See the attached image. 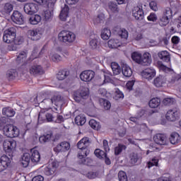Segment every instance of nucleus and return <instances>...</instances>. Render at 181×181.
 Wrapping results in <instances>:
<instances>
[{
  "label": "nucleus",
  "mask_w": 181,
  "mask_h": 181,
  "mask_svg": "<svg viewBox=\"0 0 181 181\" xmlns=\"http://www.w3.org/2000/svg\"><path fill=\"white\" fill-rule=\"evenodd\" d=\"M3 40L5 43H10L8 49L11 51L18 50L19 46L23 43V37H16V29L14 28H10L4 31Z\"/></svg>",
  "instance_id": "obj_1"
},
{
  "label": "nucleus",
  "mask_w": 181,
  "mask_h": 181,
  "mask_svg": "<svg viewBox=\"0 0 181 181\" xmlns=\"http://www.w3.org/2000/svg\"><path fill=\"white\" fill-rule=\"evenodd\" d=\"M91 145V140L88 137H83L77 144V147L79 149L78 153V159L86 158L90 154L88 147Z\"/></svg>",
  "instance_id": "obj_2"
},
{
  "label": "nucleus",
  "mask_w": 181,
  "mask_h": 181,
  "mask_svg": "<svg viewBox=\"0 0 181 181\" xmlns=\"http://www.w3.org/2000/svg\"><path fill=\"white\" fill-rule=\"evenodd\" d=\"M1 129H3L4 135L7 136V138H16L19 136V129L13 126V124H7Z\"/></svg>",
  "instance_id": "obj_3"
},
{
  "label": "nucleus",
  "mask_w": 181,
  "mask_h": 181,
  "mask_svg": "<svg viewBox=\"0 0 181 181\" xmlns=\"http://www.w3.org/2000/svg\"><path fill=\"white\" fill-rule=\"evenodd\" d=\"M172 18H173V11L170 8L168 7L164 11L162 16L159 18L158 23L160 26H167L169 25Z\"/></svg>",
  "instance_id": "obj_4"
},
{
  "label": "nucleus",
  "mask_w": 181,
  "mask_h": 181,
  "mask_svg": "<svg viewBox=\"0 0 181 181\" xmlns=\"http://www.w3.org/2000/svg\"><path fill=\"white\" fill-rule=\"evenodd\" d=\"M58 37L59 40L64 42V43H73L76 40V35L67 30H62L59 33Z\"/></svg>",
  "instance_id": "obj_5"
},
{
  "label": "nucleus",
  "mask_w": 181,
  "mask_h": 181,
  "mask_svg": "<svg viewBox=\"0 0 181 181\" xmlns=\"http://www.w3.org/2000/svg\"><path fill=\"white\" fill-rule=\"evenodd\" d=\"M4 151L7 153L9 158H13V153L16 148V141L13 140H5L3 143Z\"/></svg>",
  "instance_id": "obj_6"
},
{
  "label": "nucleus",
  "mask_w": 181,
  "mask_h": 181,
  "mask_svg": "<svg viewBox=\"0 0 181 181\" xmlns=\"http://www.w3.org/2000/svg\"><path fill=\"white\" fill-rule=\"evenodd\" d=\"M165 118L170 122H175V121H177L179 118H180V110L178 107H173L170 109L166 115Z\"/></svg>",
  "instance_id": "obj_7"
},
{
  "label": "nucleus",
  "mask_w": 181,
  "mask_h": 181,
  "mask_svg": "<svg viewBox=\"0 0 181 181\" xmlns=\"http://www.w3.org/2000/svg\"><path fill=\"white\" fill-rule=\"evenodd\" d=\"M29 71L32 76H42V74H45L43 67L37 64H32L30 66Z\"/></svg>",
  "instance_id": "obj_8"
},
{
  "label": "nucleus",
  "mask_w": 181,
  "mask_h": 181,
  "mask_svg": "<svg viewBox=\"0 0 181 181\" xmlns=\"http://www.w3.org/2000/svg\"><path fill=\"white\" fill-rule=\"evenodd\" d=\"M88 97V89L86 88H83L80 91L76 92L74 94V99L76 103H80L81 98L86 100Z\"/></svg>",
  "instance_id": "obj_9"
},
{
  "label": "nucleus",
  "mask_w": 181,
  "mask_h": 181,
  "mask_svg": "<svg viewBox=\"0 0 181 181\" xmlns=\"http://www.w3.org/2000/svg\"><path fill=\"white\" fill-rule=\"evenodd\" d=\"M153 141L158 145H168L169 141L168 140V136L164 134H157L153 136Z\"/></svg>",
  "instance_id": "obj_10"
},
{
  "label": "nucleus",
  "mask_w": 181,
  "mask_h": 181,
  "mask_svg": "<svg viewBox=\"0 0 181 181\" xmlns=\"http://www.w3.org/2000/svg\"><path fill=\"white\" fill-rule=\"evenodd\" d=\"M23 9L27 15H33V13L37 12V4L35 3H27L24 5Z\"/></svg>",
  "instance_id": "obj_11"
},
{
  "label": "nucleus",
  "mask_w": 181,
  "mask_h": 181,
  "mask_svg": "<svg viewBox=\"0 0 181 181\" xmlns=\"http://www.w3.org/2000/svg\"><path fill=\"white\" fill-rule=\"evenodd\" d=\"M11 157H8L6 155H4L0 158V172H4L6 169H8V166L11 165Z\"/></svg>",
  "instance_id": "obj_12"
},
{
  "label": "nucleus",
  "mask_w": 181,
  "mask_h": 181,
  "mask_svg": "<svg viewBox=\"0 0 181 181\" xmlns=\"http://www.w3.org/2000/svg\"><path fill=\"white\" fill-rule=\"evenodd\" d=\"M94 76H95V73L93 71L91 70H87V71H83L81 74H80V78L82 81H91L93 78H94Z\"/></svg>",
  "instance_id": "obj_13"
},
{
  "label": "nucleus",
  "mask_w": 181,
  "mask_h": 181,
  "mask_svg": "<svg viewBox=\"0 0 181 181\" xmlns=\"http://www.w3.org/2000/svg\"><path fill=\"white\" fill-rule=\"evenodd\" d=\"M11 20L17 25H23L25 20L22 13L18 11H15L11 15Z\"/></svg>",
  "instance_id": "obj_14"
},
{
  "label": "nucleus",
  "mask_w": 181,
  "mask_h": 181,
  "mask_svg": "<svg viewBox=\"0 0 181 181\" xmlns=\"http://www.w3.org/2000/svg\"><path fill=\"white\" fill-rule=\"evenodd\" d=\"M70 149V143L64 141L59 143L56 147L54 148V152H66Z\"/></svg>",
  "instance_id": "obj_15"
},
{
  "label": "nucleus",
  "mask_w": 181,
  "mask_h": 181,
  "mask_svg": "<svg viewBox=\"0 0 181 181\" xmlns=\"http://www.w3.org/2000/svg\"><path fill=\"white\" fill-rule=\"evenodd\" d=\"M141 74L144 78H146L147 80H152L153 77L156 76V71L155 69L148 68L141 71Z\"/></svg>",
  "instance_id": "obj_16"
},
{
  "label": "nucleus",
  "mask_w": 181,
  "mask_h": 181,
  "mask_svg": "<svg viewBox=\"0 0 181 181\" xmlns=\"http://www.w3.org/2000/svg\"><path fill=\"white\" fill-rule=\"evenodd\" d=\"M132 13L136 21H142L144 19V10L142 8L138 6L134 7Z\"/></svg>",
  "instance_id": "obj_17"
},
{
  "label": "nucleus",
  "mask_w": 181,
  "mask_h": 181,
  "mask_svg": "<svg viewBox=\"0 0 181 181\" xmlns=\"http://www.w3.org/2000/svg\"><path fill=\"white\" fill-rule=\"evenodd\" d=\"M27 35L28 37L31 40H39L42 36L37 29L28 30Z\"/></svg>",
  "instance_id": "obj_18"
},
{
  "label": "nucleus",
  "mask_w": 181,
  "mask_h": 181,
  "mask_svg": "<svg viewBox=\"0 0 181 181\" xmlns=\"http://www.w3.org/2000/svg\"><path fill=\"white\" fill-rule=\"evenodd\" d=\"M69 11H70V8H69V6H67L66 4H64V6L62 7L60 12L59 19L63 22H66V21L67 20V18H69Z\"/></svg>",
  "instance_id": "obj_19"
},
{
  "label": "nucleus",
  "mask_w": 181,
  "mask_h": 181,
  "mask_svg": "<svg viewBox=\"0 0 181 181\" xmlns=\"http://www.w3.org/2000/svg\"><path fill=\"white\" fill-rule=\"evenodd\" d=\"M30 160L33 163H38L40 161V153L37 150L33 148L30 150Z\"/></svg>",
  "instance_id": "obj_20"
},
{
  "label": "nucleus",
  "mask_w": 181,
  "mask_h": 181,
  "mask_svg": "<svg viewBox=\"0 0 181 181\" xmlns=\"http://www.w3.org/2000/svg\"><path fill=\"white\" fill-rule=\"evenodd\" d=\"M151 63L152 59L151 58V54L149 53H145L141 57L139 64H141V66H149Z\"/></svg>",
  "instance_id": "obj_21"
},
{
  "label": "nucleus",
  "mask_w": 181,
  "mask_h": 181,
  "mask_svg": "<svg viewBox=\"0 0 181 181\" xmlns=\"http://www.w3.org/2000/svg\"><path fill=\"white\" fill-rule=\"evenodd\" d=\"M62 101H63V98L60 95H57L54 96L52 98L44 99L41 103L50 105L53 104V103H62Z\"/></svg>",
  "instance_id": "obj_22"
},
{
  "label": "nucleus",
  "mask_w": 181,
  "mask_h": 181,
  "mask_svg": "<svg viewBox=\"0 0 181 181\" xmlns=\"http://www.w3.org/2000/svg\"><path fill=\"white\" fill-rule=\"evenodd\" d=\"M122 73L124 77H131V76H132V69L129 66H128V64L122 63Z\"/></svg>",
  "instance_id": "obj_23"
},
{
  "label": "nucleus",
  "mask_w": 181,
  "mask_h": 181,
  "mask_svg": "<svg viewBox=\"0 0 181 181\" xmlns=\"http://www.w3.org/2000/svg\"><path fill=\"white\" fill-rule=\"evenodd\" d=\"M158 56L160 60L169 63L170 62V54L168 51H161L158 53Z\"/></svg>",
  "instance_id": "obj_24"
},
{
  "label": "nucleus",
  "mask_w": 181,
  "mask_h": 181,
  "mask_svg": "<svg viewBox=\"0 0 181 181\" xmlns=\"http://www.w3.org/2000/svg\"><path fill=\"white\" fill-rule=\"evenodd\" d=\"M165 83L166 78L162 75H159L153 81V84L156 87H162Z\"/></svg>",
  "instance_id": "obj_25"
},
{
  "label": "nucleus",
  "mask_w": 181,
  "mask_h": 181,
  "mask_svg": "<svg viewBox=\"0 0 181 181\" xmlns=\"http://www.w3.org/2000/svg\"><path fill=\"white\" fill-rule=\"evenodd\" d=\"M169 141L172 145H176V144H179L180 142V135L176 132H173L170 134Z\"/></svg>",
  "instance_id": "obj_26"
},
{
  "label": "nucleus",
  "mask_w": 181,
  "mask_h": 181,
  "mask_svg": "<svg viewBox=\"0 0 181 181\" xmlns=\"http://www.w3.org/2000/svg\"><path fill=\"white\" fill-rule=\"evenodd\" d=\"M22 165L23 166V168H28V166H29V163H30V153H25L22 158Z\"/></svg>",
  "instance_id": "obj_27"
},
{
  "label": "nucleus",
  "mask_w": 181,
  "mask_h": 181,
  "mask_svg": "<svg viewBox=\"0 0 181 181\" xmlns=\"http://www.w3.org/2000/svg\"><path fill=\"white\" fill-rule=\"evenodd\" d=\"M16 77H18V71H16V69H10L7 71L6 78H8V80H9V81H11V80H15Z\"/></svg>",
  "instance_id": "obj_28"
},
{
  "label": "nucleus",
  "mask_w": 181,
  "mask_h": 181,
  "mask_svg": "<svg viewBox=\"0 0 181 181\" xmlns=\"http://www.w3.org/2000/svg\"><path fill=\"white\" fill-rule=\"evenodd\" d=\"M70 74V71L67 69L62 70L58 72L57 74V78L59 81L64 80Z\"/></svg>",
  "instance_id": "obj_29"
},
{
  "label": "nucleus",
  "mask_w": 181,
  "mask_h": 181,
  "mask_svg": "<svg viewBox=\"0 0 181 181\" xmlns=\"http://www.w3.org/2000/svg\"><path fill=\"white\" fill-rule=\"evenodd\" d=\"M82 175H83V176H86L88 179H95V177L98 176V173L93 170L82 171Z\"/></svg>",
  "instance_id": "obj_30"
},
{
  "label": "nucleus",
  "mask_w": 181,
  "mask_h": 181,
  "mask_svg": "<svg viewBox=\"0 0 181 181\" xmlns=\"http://www.w3.org/2000/svg\"><path fill=\"white\" fill-rule=\"evenodd\" d=\"M111 69L113 71V76H118V74H121V67L116 62L111 64Z\"/></svg>",
  "instance_id": "obj_31"
},
{
  "label": "nucleus",
  "mask_w": 181,
  "mask_h": 181,
  "mask_svg": "<svg viewBox=\"0 0 181 181\" xmlns=\"http://www.w3.org/2000/svg\"><path fill=\"white\" fill-rule=\"evenodd\" d=\"M148 105L151 108H158V106L160 105V99L158 98L151 99L148 103Z\"/></svg>",
  "instance_id": "obj_32"
},
{
  "label": "nucleus",
  "mask_w": 181,
  "mask_h": 181,
  "mask_svg": "<svg viewBox=\"0 0 181 181\" xmlns=\"http://www.w3.org/2000/svg\"><path fill=\"white\" fill-rule=\"evenodd\" d=\"M101 37L103 40H108L111 37V30L108 28H104L101 33Z\"/></svg>",
  "instance_id": "obj_33"
},
{
  "label": "nucleus",
  "mask_w": 181,
  "mask_h": 181,
  "mask_svg": "<svg viewBox=\"0 0 181 181\" xmlns=\"http://www.w3.org/2000/svg\"><path fill=\"white\" fill-rule=\"evenodd\" d=\"M86 117L84 115H79L75 117V123L76 125H81L83 126L86 124Z\"/></svg>",
  "instance_id": "obj_34"
},
{
  "label": "nucleus",
  "mask_w": 181,
  "mask_h": 181,
  "mask_svg": "<svg viewBox=\"0 0 181 181\" xmlns=\"http://www.w3.org/2000/svg\"><path fill=\"white\" fill-rule=\"evenodd\" d=\"M78 162L79 165H86V166H91L93 165V159L90 158H80Z\"/></svg>",
  "instance_id": "obj_35"
},
{
  "label": "nucleus",
  "mask_w": 181,
  "mask_h": 181,
  "mask_svg": "<svg viewBox=\"0 0 181 181\" xmlns=\"http://www.w3.org/2000/svg\"><path fill=\"white\" fill-rule=\"evenodd\" d=\"M42 21V17L39 15H34L30 17L29 22L31 25H37Z\"/></svg>",
  "instance_id": "obj_36"
},
{
  "label": "nucleus",
  "mask_w": 181,
  "mask_h": 181,
  "mask_svg": "<svg viewBox=\"0 0 181 181\" xmlns=\"http://www.w3.org/2000/svg\"><path fill=\"white\" fill-rule=\"evenodd\" d=\"M107 45L110 49H117L121 46V44L118 42V40H110Z\"/></svg>",
  "instance_id": "obj_37"
},
{
  "label": "nucleus",
  "mask_w": 181,
  "mask_h": 181,
  "mask_svg": "<svg viewBox=\"0 0 181 181\" xmlns=\"http://www.w3.org/2000/svg\"><path fill=\"white\" fill-rule=\"evenodd\" d=\"M100 103L103 107L105 108V110H108L110 108H111V102L107 99L100 98Z\"/></svg>",
  "instance_id": "obj_38"
},
{
  "label": "nucleus",
  "mask_w": 181,
  "mask_h": 181,
  "mask_svg": "<svg viewBox=\"0 0 181 181\" xmlns=\"http://www.w3.org/2000/svg\"><path fill=\"white\" fill-rule=\"evenodd\" d=\"M42 16L44 18V21L47 22V21H50L53 16V10H46L44 11Z\"/></svg>",
  "instance_id": "obj_39"
},
{
  "label": "nucleus",
  "mask_w": 181,
  "mask_h": 181,
  "mask_svg": "<svg viewBox=\"0 0 181 181\" xmlns=\"http://www.w3.org/2000/svg\"><path fill=\"white\" fill-rule=\"evenodd\" d=\"M125 149H127V146L119 144L115 148V155L118 156V155H119L122 151H125Z\"/></svg>",
  "instance_id": "obj_40"
},
{
  "label": "nucleus",
  "mask_w": 181,
  "mask_h": 181,
  "mask_svg": "<svg viewBox=\"0 0 181 181\" xmlns=\"http://www.w3.org/2000/svg\"><path fill=\"white\" fill-rule=\"evenodd\" d=\"M108 8L113 13H118L119 12V8H118V5L114 2H110L108 4Z\"/></svg>",
  "instance_id": "obj_41"
},
{
  "label": "nucleus",
  "mask_w": 181,
  "mask_h": 181,
  "mask_svg": "<svg viewBox=\"0 0 181 181\" xmlns=\"http://www.w3.org/2000/svg\"><path fill=\"white\" fill-rule=\"evenodd\" d=\"M94 154L99 159H104V157L106 156L107 153H105L104 151H103L100 148H97V149L95 150Z\"/></svg>",
  "instance_id": "obj_42"
},
{
  "label": "nucleus",
  "mask_w": 181,
  "mask_h": 181,
  "mask_svg": "<svg viewBox=\"0 0 181 181\" xmlns=\"http://www.w3.org/2000/svg\"><path fill=\"white\" fill-rule=\"evenodd\" d=\"M13 11V5L11 3H6L3 8V12L4 13H11Z\"/></svg>",
  "instance_id": "obj_43"
},
{
  "label": "nucleus",
  "mask_w": 181,
  "mask_h": 181,
  "mask_svg": "<svg viewBox=\"0 0 181 181\" xmlns=\"http://www.w3.org/2000/svg\"><path fill=\"white\" fill-rule=\"evenodd\" d=\"M28 57V50L21 51L18 55L17 60L18 62H25Z\"/></svg>",
  "instance_id": "obj_44"
},
{
  "label": "nucleus",
  "mask_w": 181,
  "mask_h": 181,
  "mask_svg": "<svg viewBox=\"0 0 181 181\" xmlns=\"http://www.w3.org/2000/svg\"><path fill=\"white\" fill-rule=\"evenodd\" d=\"M3 114L6 115L7 118H9V117H13V115H15V111L11 108L5 107L3 109Z\"/></svg>",
  "instance_id": "obj_45"
},
{
  "label": "nucleus",
  "mask_w": 181,
  "mask_h": 181,
  "mask_svg": "<svg viewBox=\"0 0 181 181\" xmlns=\"http://www.w3.org/2000/svg\"><path fill=\"white\" fill-rule=\"evenodd\" d=\"M89 125L93 128V129H95L96 131L101 129V125H100V124L95 119H90L89 121Z\"/></svg>",
  "instance_id": "obj_46"
},
{
  "label": "nucleus",
  "mask_w": 181,
  "mask_h": 181,
  "mask_svg": "<svg viewBox=\"0 0 181 181\" xmlns=\"http://www.w3.org/2000/svg\"><path fill=\"white\" fill-rule=\"evenodd\" d=\"M52 138V134H47L44 136H41L39 138V141L40 144H46V142H49Z\"/></svg>",
  "instance_id": "obj_47"
},
{
  "label": "nucleus",
  "mask_w": 181,
  "mask_h": 181,
  "mask_svg": "<svg viewBox=\"0 0 181 181\" xmlns=\"http://www.w3.org/2000/svg\"><path fill=\"white\" fill-rule=\"evenodd\" d=\"M158 66L160 70H162V71H164V73H170V71H173V69L163 65V64H162L160 62H158Z\"/></svg>",
  "instance_id": "obj_48"
},
{
  "label": "nucleus",
  "mask_w": 181,
  "mask_h": 181,
  "mask_svg": "<svg viewBox=\"0 0 181 181\" xmlns=\"http://www.w3.org/2000/svg\"><path fill=\"white\" fill-rule=\"evenodd\" d=\"M132 59L134 60V62H136V63L139 64L141 59H142V54L138 52H133L132 54Z\"/></svg>",
  "instance_id": "obj_49"
},
{
  "label": "nucleus",
  "mask_w": 181,
  "mask_h": 181,
  "mask_svg": "<svg viewBox=\"0 0 181 181\" xmlns=\"http://www.w3.org/2000/svg\"><path fill=\"white\" fill-rule=\"evenodd\" d=\"M138 160H139V157H138V153H132L130 156V163H132V165H136Z\"/></svg>",
  "instance_id": "obj_50"
},
{
  "label": "nucleus",
  "mask_w": 181,
  "mask_h": 181,
  "mask_svg": "<svg viewBox=\"0 0 181 181\" xmlns=\"http://www.w3.org/2000/svg\"><path fill=\"white\" fill-rule=\"evenodd\" d=\"M118 35L122 39H128V31L124 28L119 29Z\"/></svg>",
  "instance_id": "obj_51"
},
{
  "label": "nucleus",
  "mask_w": 181,
  "mask_h": 181,
  "mask_svg": "<svg viewBox=\"0 0 181 181\" xmlns=\"http://www.w3.org/2000/svg\"><path fill=\"white\" fill-rule=\"evenodd\" d=\"M118 179L119 181H128L127 173L122 170L118 173Z\"/></svg>",
  "instance_id": "obj_52"
},
{
  "label": "nucleus",
  "mask_w": 181,
  "mask_h": 181,
  "mask_svg": "<svg viewBox=\"0 0 181 181\" xmlns=\"http://www.w3.org/2000/svg\"><path fill=\"white\" fill-rule=\"evenodd\" d=\"M163 104L165 105H172L175 104V99L173 98H166L163 99Z\"/></svg>",
  "instance_id": "obj_53"
},
{
  "label": "nucleus",
  "mask_w": 181,
  "mask_h": 181,
  "mask_svg": "<svg viewBox=\"0 0 181 181\" xmlns=\"http://www.w3.org/2000/svg\"><path fill=\"white\" fill-rule=\"evenodd\" d=\"M105 20V16H104L103 13H100L95 19V21L96 23H104Z\"/></svg>",
  "instance_id": "obj_54"
},
{
  "label": "nucleus",
  "mask_w": 181,
  "mask_h": 181,
  "mask_svg": "<svg viewBox=\"0 0 181 181\" xmlns=\"http://www.w3.org/2000/svg\"><path fill=\"white\" fill-rule=\"evenodd\" d=\"M124 93L119 90V89H116L115 92L114 98L115 100H119V98H123Z\"/></svg>",
  "instance_id": "obj_55"
},
{
  "label": "nucleus",
  "mask_w": 181,
  "mask_h": 181,
  "mask_svg": "<svg viewBox=\"0 0 181 181\" xmlns=\"http://www.w3.org/2000/svg\"><path fill=\"white\" fill-rule=\"evenodd\" d=\"M54 169H52V167H47L45 168L44 173L47 175V176H50L54 173Z\"/></svg>",
  "instance_id": "obj_56"
},
{
  "label": "nucleus",
  "mask_w": 181,
  "mask_h": 181,
  "mask_svg": "<svg viewBox=\"0 0 181 181\" xmlns=\"http://www.w3.org/2000/svg\"><path fill=\"white\" fill-rule=\"evenodd\" d=\"M148 21L150 22H156L158 21V16L155 13H151L150 15L147 17Z\"/></svg>",
  "instance_id": "obj_57"
},
{
  "label": "nucleus",
  "mask_w": 181,
  "mask_h": 181,
  "mask_svg": "<svg viewBox=\"0 0 181 181\" xmlns=\"http://www.w3.org/2000/svg\"><path fill=\"white\" fill-rule=\"evenodd\" d=\"M90 46L92 49H97V46H98V40H97V39H92L90 41Z\"/></svg>",
  "instance_id": "obj_58"
},
{
  "label": "nucleus",
  "mask_w": 181,
  "mask_h": 181,
  "mask_svg": "<svg viewBox=\"0 0 181 181\" xmlns=\"http://www.w3.org/2000/svg\"><path fill=\"white\" fill-rule=\"evenodd\" d=\"M149 6L151 9L154 11V12H156V11H158V4L156 1H151L149 4Z\"/></svg>",
  "instance_id": "obj_59"
},
{
  "label": "nucleus",
  "mask_w": 181,
  "mask_h": 181,
  "mask_svg": "<svg viewBox=\"0 0 181 181\" xmlns=\"http://www.w3.org/2000/svg\"><path fill=\"white\" fill-rule=\"evenodd\" d=\"M158 162L159 159H158L156 157H154L152 158L148 165H151V166H158V165H159Z\"/></svg>",
  "instance_id": "obj_60"
},
{
  "label": "nucleus",
  "mask_w": 181,
  "mask_h": 181,
  "mask_svg": "<svg viewBox=\"0 0 181 181\" xmlns=\"http://www.w3.org/2000/svg\"><path fill=\"white\" fill-rule=\"evenodd\" d=\"M11 121V119L7 117H0V122L1 123V127H4V124H7V122H9Z\"/></svg>",
  "instance_id": "obj_61"
},
{
  "label": "nucleus",
  "mask_w": 181,
  "mask_h": 181,
  "mask_svg": "<svg viewBox=\"0 0 181 181\" xmlns=\"http://www.w3.org/2000/svg\"><path fill=\"white\" fill-rule=\"evenodd\" d=\"M158 181H172L170 176L169 175H163V177H160Z\"/></svg>",
  "instance_id": "obj_62"
},
{
  "label": "nucleus",
  "mask_w": 181,
  "mask_h": 181,
  "mask_svg": "<svg viewBox=\"0 0 181 181\" xmlns=\"http://www.w3.org/2000/svg\"><path fill=\"white\" fill-rule=\"evenodd\" d=\"M52 59L53 62H60V60H62V57L58 54H55L52 56Z\"/></svg>",
  "instance_id": "obj_63"
},
{
  "label": "nucleus",
  "mask_w": 181,
  "mask_h": 181,
  "mask_svg": "<svg viewBox=\"0 0 181 181\" xmlns=\"http://www.w3.org/2000/svg\"><path fill=\"white\" fill-rule=\"evenodd\" d=\"M45 178L42 175H37L34 177L32 180V181H44Z\"/></svg>",
  "instance_id": "obj_64"
}]
</instances>
